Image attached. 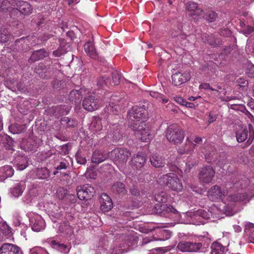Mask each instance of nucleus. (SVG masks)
Returning a JSON list of instances; mask_svg holds the SVG:
<instances>
[{
	"mask_svg": "<svg viewBox=\"0 0 254 254\" xmlns=\"http://www.w3.org/2000/svg\"><path fill=\"white\" fill-rule=\"evenodd\" d=\"M135 238L130 234H117L112 248L107 250L105 246H98V253H106L107 254H121L129 250V247L134 244Z\"/></svg>",
	"mask_w": 254,
	"mask_h": 254,
	"instance_id": "nucleus-1",
	"label": "nucleus"
},
{
	"mask_svg": "<svg viewBox=\"0 0 254 254\" xmlns=\"http://www.w3.org/2000/svg\"><path fill=\"white\" fill-rule=\"evenodd\" d=\"M148 105L147 103H144L142 106L133 107L128 112V119L131 127L133 125L135 126V124L138 125L140 124V122L143 121L144 123L147 115L146 108H148Z\"/></svg>",
	"mask_w": 254,
	"mask_h": 254,
	"instance_id": "nucleus-2",
	"label": "nucleus"
},
{
	"mask_svg": "<svg viewBox=\"0 0 254 254\" xmlns=\"http://www.w3.org/2000/svg\"><path fill=\"white\" fill-rule=\"evenodd\" d=\"M155 200L158 203L155 204V208L158 213L166 212L167 213L172 212L175 213L177 210L172 205L167 204L170 202L172 198L168 196L166 192L162 191L161 193L155 195Z\"/></svg>",
	"mask_w": 254,
	"mask_h": 254,
	"instance_id": "nucleus-3",
	"label": "nucleus"
},
{
	"mask_svg": "<svg viewBox=\"0 0 254 254\" xmlns=\"http://www.w3.org/2000/svg\"><path fill=\"white\" fill-rule=\"evenodd\" d=\"M165 136L169 142L174 144H181L185 137V131L178 125L172 124L167 128Z\"/></svg>",
	"mask_w": 254,
	"mask_h": 254,
	"instance_id": "nucleus-4",
	"label": "nucleus"
},
{
	"mask_svg": "<svg viewBox=\"0 0 254 254\" xmlns=\"http://www.w3.org/2000/svg\"><path fill=\"white\" fill-rule=\"evenodd\" d=\"M161 185L168 187L172 190L180 192L183 190V186L178 176L174 173H168L163 175L159 179Z\"/></svg>",
	"mask_w": 254,
	"mask_h": 254,
	"instance_id": "nucleus-5",
	"label": "nucleus"
},
{
	"mask_svg": "<svg viewBox=\"0 0 254 254\" xmlns=\"http://www.w3.org/2000/svg\"><path fill=\"white\" fill-rule=\"evenodd\" d=\"M130 155V152L124 148H115L109 152V157L119 167L125 164Z\"/></svg>",
	"mask_w": 254,
	"mask_h": 254,
	"instance_id": "nucleus-6",
	"label": "nucleus"
},
{
	"mask_svg": "<svg viewBox=\"0 0 254 254\" xmlns=\"http://www.w3.org/2000/svg\"><path fill=\"white\" fill-rule=\"evenodd\" d=\"M131 128L137 137L143 142H149L153 137V133L143 121L138 125L135 124V126H132Z\"/></svg>",
	"mask_w": 254,
	"mask_h": 254,
	"instance_id": "nucleus-7",
	"label": "nucleus"
},
{
	"mask_svg": "<svg viewBox=\"0 0 254 254\" xmlns=\"http://www.w3.org/2000/svg\"><path fill=\"white\" fill-rule=\"evenodd\" d=\"M253 127L251 125H249V129L245 127H241L236 132V138L238 142H243L247 139V140L246 142V146L248 147L253 142L254 139V131H251Z\"/></svg>",
	"mask_w": 254,
	"mask_h": 254,
	"instance_id": "nucleus-8",
	"label": "nucleus"
},
{
	"mask_svg": "<svg viewBox=\"0 0 254 254\" xmlns=\"http://www.w3.org/2000/svg\"><path fill=\"white\" fill-rule=\"evenodd\" d=\"M228 194V190L224 186L215 185L212 187L207 192L209 199L213 201L223 200Z\"/></svg>",
	"mask_w": 254,
	"mask_h": 254,
	"instance_id": "nucleus-9",
	"label": "nucleus"
},
{
	"mask_svg": "<svg viewBox=\"0 0 254 254\" xmlns=\"http://www.w3.org/2000/svg\"><path fill=\"white\" fill-rule=\"evenodd\" d=\"M77 195L80 200H88L93 196L94 188L89 185L78 186L76 189Z\"/></svg>",
	"mask_w": 254,
	"mask_h": 254,
	"instance_id": "nucleus-10",
	"label": "nucleus"
},
{
	"mask_svg": "<svg viewBox=\"0 0 254 254\" xmlns=\"http://www.w3.org/2000/svg\"><path fill=\"white\" fill-rule=\"evenodd\" d=\"M186 9L189 16L194 19H200L201 17H204V11L202 8L198 7L197 3L195 2H187L186 4Z\"/></svg>",
	"mask_w": 254,
	"mask_h": 254,
	"instance_id": "nucleus-11",
	"label": "nucleus"
},
{
	"mask_svg": "<svg viewBox=\"0 0 254 254\" xmlns=\"http://www.w3.org/2000/svg\"><path fill=\"white\" fill-rule=\"evenodd\" d=\"M202 247L200 243L181 241L177 245V249L182 252H197Z\"/></svg>",
	"mask_w": 254,
	"mask_h": 254,
	"instance_id": "nucleus-12",
	"label": "nucleus"
},
{
	"mask_svg": "<svg viewBox=\"0 0 254 254\" xmlns=\"http://www.w3.org/2000/svg\"><path fill=\"white\" fill-rule=\"evenodd\" d=\"M124 99L119 97L118 96L114 95L111 97L109 105L107 107L106 111L107 110V112L109 114H116L119 110H120L121 108H122V104L124 102Z\"/></svg>",
	"mask_w": 254,
	"mask_h": 254,
	"instance_id": "nucleus-13",
	"label": "nucleus"
},
{
	"mask_svg": "<svg viewBox=\"0 0 254 254\" xmlns=\"http://www.w3.org/2000/svg\"><path fill=\"white\" fill-rule=\"evenodd\" d=\"M215 175V171L212 167L206 166L201 168L199 178L200 181L205 184L210 183Z\"/></svg>",
	"mask_w": 254,
	"mask_h": 254,
	"instance_id": "nucleus-14",
	"label": "nucleus"
},
{
	"mask_svg": "<svg viewBox=\"0 0 254 254\" xmlns=\"http://www.w3.org/2000/svg\"><path fill=\"white\" fill-rule=\"evenodd\" d=\"M190 79V74L189 71L184 72L178 71L172 75V82L175 86H180L188 81Z\"/></svg>",
	"mask_w": 254,
	"mask_h": 254,
	"instance_id": "nucleus-15",
	"label": "nucleus"
},
{
	"mask_svg": "<svg viewBox=\"0 0 254 254\" xmlns=\"http://www.w3.org/2000/svg\"><path fill=\"white\" fill-rule=\"evenodd\" d=\"M221 211L222 210L219 208L215 204H213L210 207L208 211L204 209H199L196 212V214L202 218L207 219L210 218L211 216L218 217Z\"/></svg>",
	"mask_w": 254,
	"mask_h": 254,
	"instance_id": "nucleus-16",
	"label": "nucleus"
},
{
	"mask_svg": "<svg viewBox=\"0 0 254 254\" xmlns=\"http://www.w3.org/2000/svg\"><path fill=\"white\" fill-rule=\"evenodd\" d=\"M82 106L85 110L91 112L99 108V100L95 99L94 96L90 95L84 98Z\"/></svg>",
	"mask_w": 254,
	"mask_h": 254,
	"instance_id": "nucleus-17",
	"label": "nucleus"
},
{
	"mask_svg": "<svg viewBox=\"0 0 254 254\" xmlns=\"http://www.w3.org/2000/svg\"><path fill=\"white\" fill-rule=\"evenodd\" d=\"M32 229L35 232H39L44 230L46 224L42 217L38 215L34 216L30 219Z\"/></svg>",
	"mask_w": 254,
	"mask_h": 254,
	"instance_id": "nucleus-18",
	"label": "nucleus"
},
{
	"mask_svg": "<svg viewBox=\"0 0 254 254\" xmlns=\"http://www.w3.org/2000/svg\"><path fill=\"white\" fill-rule=\"evenodd\" d=\"M15 8L24 15L30 14L33 10L32 5L28 2L23 0L16 1Z\"/></svg>",
	"mask_w": 254,
	"mask_h": 254,
	"instance_id": "nucleus-19",
	"label": "nucleus"
},
{
	"mask_svg": "<svg viewBox=\"0 0 254 254\" xmlns=\"http://www.w3.org/2000/svg\"><path fill=\"white\" fill-rule=\"evenodd\" d=\"M99 201L101 203V209L102 211L108 212L113 207L112 200L106 193H103L101 194Z\"/></svg>",
	"mask_w": 254,
	"mask_h": 254,
	"instance_id": "nucleus-20",
	"label": "nucleus"
},
{
	"mask_svg": "<svg viewBox=\"0 0 254 254\" xmlns=\"http://www.w3.org/2000/svg\"><path fill=\"white\" fill-rule=\"evenodd\" d=\"M158 233L159 235L157 237H152L147 241L145 239H143L144 243H147L154 241H164L169 239L172 236V233L168 230L166 229H159Z\"/></svg>",
	"mask_w": 254,
	"mask_h": 254,
	"instance_id": "nucleus-21",
	"label": "nucleus"
},
{
	"mask_svg": "<svg viewBox=\"0 0 254 254\" xmlns=\"http://www.w3.org/2000/svg\"><path fill=\"white\" fill-rule=\"evenodd\" d=\"M14 165L19 170L22 171L28 166L27 157L23 155H17L13 160Z\"/></svg>",
	"mask_w": 254,
	"mask_h": 254,
	"instance_id": "nucleus-22",
	"label": "nucleus"
},
{
	"mask_svg": "<svg viewBox=\"0 0 254 254\" xmlns=\"http://www.w3.org/2000/svg\"><path fill=\"white\" fill-rule=\"evenodd\" d=\"M20 248L16 245L4 243L0 248V254H17Z\"/></svg>",
	"mask_w": 254,
	"mask_h": 254,
	"instance_id": "nucleus-23",
	"label": "nucleus"
},
{
	"mask_svg": "<svg viewBox=\"0 0 254 254\" xmlns=\"http://www.w3.org/2000/svg\"><path fill=\"white\" fill-rule=\"evenodd\" d=\"M195 146L196 144L187 137L185 144L178 148V152L180 154H189L193 151Z\"/></svg>",
	"mask_w": 254,
	"mask_h": 254,
	"instance_id": "nucleus-24",
	"label": "nucleus"
},
{
	"mask_svg": "<svg viewBox=\"0 0 254 254\" xmlns=\"http://www.w3.org/2000/svg\"><path fill=\"white\" fill-rule=\"evenodd\" d=\"M47 242L53 248L57 249L63 254H67L70 251V247L64 244H60L55 240L48 239Z\"/></svg>",
	"mask_w": 254,
	"mask_h": 254,
	"instance_id": "nucleus-25",
	"label": "nucleus"
},
{
	"mask_svg": "<svg viewBox=\"0 0 254 254\" xmlns=\"http://www.w3.org/2000/svg\"><path fill=\"white\" fill-rule=\"evenodd\" d=\"M14 174V170L10 166H5L0 168V182L4 181L6 178L12 177Z\"/></svg>",
	"mask_w": 254,
	"mask_h": 254,
	"instance_id": "nucleus-26",
	"label": "nucleus"
},
{
	"mask_svg": "<svg viewBox=\"0 0 254 254\" xmlns=\"http://www.w3.org/2000/svg\"><path fill=\"white\" fill-rule=\"evenodd\" d=\"M109 157V153L107 154L102 150H96L92 155V161L95 163H100L105 161Z\"/></svg>",
	"mask_w": 254,
	"mask_h": 254,
	"instance_id": "nucleus-27",
	"label": "nucleus"
},
{
	"mask_svg": "<svg viewBox=\"0 0 254 254\" xmlns=\"http://www.w3.org/2000/svg\"><path fill=\"white\" fill-rule=\"evenodd\" d=\"M244 236L248 241L254 240V224L251 223H248L245 225Z\"/></svg>",
	"mask_w": 254,
	"mask_h": 254,
	"instance_id": "nucleus-28",
	"label": "nucleus"
},
{
	"mask_svg": "<svg viewBox=\"0 0 254 254\" xmlns=\"http://www.w3.org/2000/svg\"><path fill=\"white\" fill-rule=\"evenodd\" d=\"M227 199L228 201L230 202L243 201L246 202L249 201L250 198L246 193H243L229 195Z\"/></svg>",
	"mask_w": 254,
	"mask_h": 254,
	"instance_id": "nucleus-29",
	"label": "nucleus"
},
{
	"mask_svg": "<svg viewBox=\"0 0 254 254\" xmlns=\"http://www.w3.org/2000/svg\"><path fill=\"white\" fill-rule=\"evenodd\" d=\"M150 161L151 165L154 167L160 168L164 166V159L159 154H153L150 157Z\"/></svg>",
	"mask_w": 254,
	"mask_h": 254,
	"instance_id": "nucleus-30",
	"label": "nucleus"
},
{
	"mask_svg": "<svg viewBox=\"0 0 254 254\" xmlns=\"http://www.w3.org/2000/svg\"><path fill=\"white\" fill-rule=\"evenodd\" d=\"M132 164L136 168H141L146 162V158L142 153H138L132 158Z\"/></svg>",
	"mask_w": 254,
	"mask_h": 254,
	"instance_id": "nucleus-31",
	"label": "nucleus"
},
{
	"mask_svg": "<svg viewBox=\"0 0 254 254\" xmlns=\"http://www.w3.org/2000/svg\"><path fill=\"white\" fill-rule=\"evenodd\" d=\"M41 141L40 139H35L33 137L28 138L27 143L25 145L24 148L28 151H34L40 145Z\"/></svg>",
	"mask_w": 254,
	"mask_h": 254,
	"instance_id": "nucleus-32",
	"label": "nucleus"
},
{
	"mask_svg": "<svg viewBox=\"0 0 254 254\" xmlns=\"http://www.w3.org/2000/svg\"><path fill=\"white\" fill-rule=\"evenodd\" d=\"M84 49L86 54L92 59H96L97 54L93 44L91 42H86L84 45Z\"/></svg>",
	"mask_w": 254,
	"mask_h": 254,
	"instance_id": "nucleus-33",
	"label": "nucleus"
},
{
	"mask_svg": "<svg viewBox=\"0 0 254 254\" xmlns=\"http://www.w3.org/2000/svg\"><path fill=\"white\" fill-rule=\"evenodd\" d=\"M48 56V53L44 49H40L34 51L31 56L30 61L34 62L40 60Z\"/></svg>",
	"mask_w": 254,
	"mask_h": 254,
	"instance_id": "nucleus-34",
	"label": "nucleus"
},
{
	"mask_svg": "<svg viewBox=\"0 0 254 254\" xmlns=\"http://www.w3.org/2000/svg\"><path fill=\"white\" fill-rule=\"evenodd\" d=\"M16 1L15 0H4L0 5V9L1 11L6 12L10 11L14 9L13 6H15Z\"/></svg>",
	"mask_w": 254,
	"mask_h": 254,
	"instance_id": "nucleus-35",
	"label": "nucleus"
},
{
	"mask_svg": "<svg viewBox=\"0 0 254 254\" xmlns=\"http://www.w3.org/2000/svg\"><path fill=\"white\" fill-rule=\"evenodd\" d=\"M24 189V183H18L11 189V193L14 197H18L22 194Z\"/></svg>",
	"mask_w": 254,
	"mask_h": 254,
	"instance_id": "nucleus-36",
	"label": "nucleus"
},
{
	"mask_svg": "<svg viewBox=\"0 0 254 254\" xmlns=\"http://www.w3.org/2000/svg\"><path fill=\"white\" fill-rule=\"evenodd\" d=\"M59 232L65 234V235L70 236L73 233V230L70 226L68 222H64L59 227Z\"/></svg>",
	"mask_w": 254,
	"mask_h": 254,
	"instance_id": "nucleus-37",
	"label": "nucleus"
},
{
	"mask_svg": "<svg viewBox=\"0 0 254 254\" xmlns=\"http://www.w3.org/2000/svg\"><path fill=\"white\" fill-rule=\"evenodd\" d=\"M0 231L2 235L8 238L12 234L11 228L5 222H1L0 223Z\"/></svg>",
	"mask_w": 254,
	"mask_h": 254,
	"instance_id": "nucleus-38",
	"label": "nucleus"
},
{
	"mask_svg": "<svg viewBox=\"0 0 254 254\" xmlns=\"http://www.w3.org/2000/svg\"><path fill=\"white\" fill-rule=\"evenodd\" d=\"M35 173L37 178L40 179H47L50 176V171L45 167L37 169Z\"/></svg>",
	"mask_w": 254,
	"mask_h": 254,
	"instance_id": "nucleus-39",
	"label": "nucleus"
},
{
	"mask_svg": "<svg viewBox=\"0 0 254 254\" xmlns=\"http://www.w3.org/2000/svg\"><path fill=\"white\" fill-rule=\"evenodd\" d=\"M211 249V254H224L225 248L217 242H214Z\"/></svg>",
	"mask_w": 254,
	"mask_h": 254,
	"instance_id": "nucleus-40",
	"label": "nucleus"
},
{
	"mask_svg": "<svg viewBox=\"0 0 254 254\" xmlns=\"http://www.w3.org/2000/svg\"><path fill=\"white\" fill-rule=\"evenodd\" d=\"M118 127V125L116 124L110 126V134L113 135L112 137L115 140L120 139L121 137Z\"/></svg>",
	"mask_w": 254,
	"mask_h": 254,
	"instance_id": "nucleus-41",
	"label": "nucleus"
},
{
	"mask_svg": "<svg viewBox=\"0 0 254 254\" xmlns=\"http://www.w3.org/2000/svg\"><path fill=\"white\" fill-rule=\"evenodd\" d=\"M202 39L205 43H208L209 45L216 46L219 44L218 41L214 39L213 35L209 36L207 34H203L202 36Z\"/></svg>",
	"mask_w": 254,
	"mask_h": 254,
	"instance_id": "nucleus-42",
	"label": "nucleus"
},
{
	"mask_svg": "<svg viewBox=\"0 0 254 254\" xmlns=\"http://www.w3.org/2000/svg\"><path fill=\"white\" fill-rule=\"evenodd\" d=\"M204 17H201V18L206 19L209 22L215 21L218 16L217 13L211 10H208L205 14L204 13Z\"/></svg>",
	"mask_w": 254,
	"mask_h": 254,
	"instance_id": "nucleus-43",
	"label": "nucleus"
},
{
	"mask_svg": "<svg viewBox=\"0 0 254 254\" xmlns=\"http://www.w3.org/2000/svg\"><path fill=\"white\" fill-rule=\"evenodd\" d=\"M111 84L110 80L108 76L105 75L99 78L97 80V85L100 88H104Z\"/></svg>",
	"mask_w": 254,
	"mask_h": 254,
	"instance_id": "nucleus-44",
	"label": "nucleus"
},
{
	"mask_svg": "<svg viewBox=\"0 0 254 254\" xmlns=\"http://www.w3.org/2000/svg\"><path fill=\"white\" fill-rule=\"evenodd\" d=\"M91 128L96 132L100 131L103 128L102 120L99 118H96L92 123Z\"/></svg>",
	"mask_w": 254,
	"mask_h": 254,
	"instance_id": "nucleus-45",
	"label": "nucleus"
},
{
	"mask_svg": "<svg viewBox=\"0 0 254 254\" xmlns=\"http://www.w3.org/2000/svg\"><path fill=\"white\" fill-rule=\"evenodd\" d=\"M81 92L77 90H72L69 95V98L70 101L74 102H78L80 100Z\"/></svg>",
	"mask_w": 254,
	"mask_h": 254,
	"instance_id": "nucleus-46",
	"label": "nucleus"
},
{
	"mask_svg": "<svg viewBox=\"0 0 254 254\" xmlns=\"http://www.w3.org/2000/svg\"><path fill=\"white\" fill-rule=\"evenodd\" d=\"M71 109L70 106L67 105H60L56 107V112H58L59 115L64 116L68 114Z\"/></svg>",
	"mask_w": 254,
	"mask_h": 254,
	"instance_id": "nucleus-47",
	"label": "nucleus"
},
{
	"mask_svg": "<svg viewBox=\"0 0 254 254\" xmlns=\"http://www.w3.org/2000/svg\"><path fill=\"white\" fill-rule=\"evenodd\" d=\"M113 189L118 193H124L126 191L125 185L121 182H117L114 184Z\"/></svg>",
	"mask_w": 254,
	"mask_h": 254,
	"instance_id": "nucleus-48",
	"label": "nucleus"
},
{
	"mask_svg": "<svg viewBox=\"0 0 254 254\" xmlns=\"http://www.w3.org/2000/svg\"><path fill=\"white\" fill-rule=\"evenodd\" d=\"M29 254H49L46 250L40 247H35L29 251Z\"/></svg>",
	"mask_w": 254,
	"mask_h": 254,
	"instance_id": "nucleus-49",
	"label": "nucleus"
},
{
	"mask_svg": "<svg viewBox=\"0 0 254 254\" xmlns=\"http://www.w3.org/2000/svg\"><path fill=\"white\" fill-rule=\"evenodd\" d=\"M122 75L119 71H115L112 74V82L111 84L116 85L120 83Z\"/></svg>",
	"mask_w": 254,
	"mask_h": 254,
	"instance_id": "nucleus-50",
	"label": "nucleus"
},
{
	"mask_svg": "<svg viewBox=\"0 0 254 254\" xmlns=\"http://www.w3.org/2000/svg\"><path fill=\"white\" fill-rule=\"evenodd\" d=\"M149 94L153 98H156L159 100H162V102L164 103H167L168 101L167 99L164 98L162 94L159 93L158 92L152 91H150Z\"/></svg>",
	"mask_w": 254,
	"mask_h": 254,
	"instance_id": "nucleus-51",
	"label": "nucleus"
},
{
	"mask_svg": "<svg viewBox=\"0 0 254 254\" xmlns=\"http://www.w3.org/2000/svg\"><path fill=\"white\" fill-rule=\"evenodd\" d=\"M9 35L7 34V31L3 30L0 31V42L1 43L6 42L9 40Z\"/></svg>",
	"mask_w": 254,
	"mask_h": 254,
	"instance_id": "nucleus-52",
	"label": "nucleus"
},
{
	"mask_svg": "<svg viewBox=\"0 0 254 254\" xmlns=\"http://www.w3.org/2000/svg\"><path fill=\"white\" fill-rule=\"evenodd\" d=\"M241 31L245 35H248L254 31V27L248 25L241 29Z\"/></svg>",
	"mask_w": 254,
	"mask_h": 254,
	"instance_id": "nucleus-53",
	"label": "nucleus"
},
{
	"mask_svg": "<svg viewBox=\"0 0 254 254\" xmlns=\"http://www.w3.org/2000/svg\"><path fill=\"white\" fill-rule=\"evenodd\" d=\"M246 73L250 78H254V65H248Z\"/></svg>",
	"mask_w": 254,
	"mask_h": 254,
	"instance_id": "nucleus-54",
	"label": "nucleus"
},
{
	"mask_svg": "<svg viewBox=\"0 0 254 254\" xmlns=\"http://www.w3.org/2000/svg\"><path fill=\"white\" fill-rule=\"evenodd\" d=\"M172 36L173 37L177 38L178 40L181 42H183V40H186L187 38L186 34L182 33H180L179 35L176 34L175 33H173Z\"/></svg>",
	"mask_w": 254,
	"mask_h": 254,
	"instance_id": "nucleus-55",
	"label": "nucleus"
},
{
	"mask_svg": "<svg viewBox=\"0 0 254 254\" xmlns=\"http://www.w3.org/2000/svg\"><path fill=\"white\" fill-rule=\"evenodd\" d=\"M67 52V49L62 51V46H60L57 50L53 51V55L55 57H59Z\"/></svg>",
	"mask_w": 254,
	"mask_h": 254,
	"instance_id": "nucleus-56",
	"label": "nucleus"
},
{
	"mask_svg": "<svg viewBox=\"0 0 254 254\" xmlns=\"http://www.w3.org/2000/svg\"><path fill=\"white\" fill-rule=\"evenodd\" d=\"M220 35L224 37H229L231 35V32L228 28L220 29L219 31Z\"/></svg>",
	"mask_w": 254,
	"mask_h": 254,
	"instance_id": "nucleus-57",
	"label": "nucleus"
},
{
	"mask_svg": "<svg viewBox=\"0 0 254 254\" xmlns=\"http://www.w3.org/2000/svg\"><path fill=\"white\" fill-rule=\"evenodd\" d=\"M237 82L241 87H246L248 85V81L244 78H240Z\"/></svg>",
	"mask_w": 254,
	"mask_h": 254,
	"instance_id": "nucleus-58",
	"label": "nucleus"
},
{
	"mask_svg": "<svg viewBox=\"0 0 254 254\" xmlns=\"http://www.w3.org/2000/svg\"><path fill=\"white\" fill-rule=\"evenodd\" d=\"M199 88L201 89H210L211 91H215V90L211 87L209 83H204L199 85Z\"/></svg>",
	"mask_w": 254,
	"mask_h": 254,
	"instance_id": "nucleus-59",
	"label": "nucleus"
},
{
	"mask_svg": "<svg viewBox=\"0 0 254 254\" xmlns=\"http://www.w3.org/2000/svg\"><path fill=\"white\" fill-rule=\"evenodd\" d=\"M215 155V152H213V151H212V154L211 153L208 154L207 153H206L205 154V158H206V160H207V161L208 162H211L214 161V160L213 159V156Z\"/></svg>",
	"mask_w": 254,
	"mask_h": 254,
	"instance_id": "nucleus-60",
	"label": "nucleus"
},
{
	"mask_svg": "<svg viewBox=\"0 0 254 254\" xmlns=\"http://www.w3.org/2000/svg\"><path fill=\"white\" fill-rule=\"evenodd\" d=\"M217 119L216 115L213 113H210L209 115V119H208V122L209 123H211L214 122Z\"/></svg>",
	"mask_w": 254,
	"mask_h": 254,
	"instance_id": "nucleus-61",
	"label": "nucleus"
},
{
	"mask_svg": "<svg viewBox=\"0 0 254 254\" xmlns=\"http://www.w3.org/2000/svg\"><path fill=\"white\" fill-rule=\"evenodd\" d=\"M174 99L176 101V102L184 106V104L185 103V100H184L182 97H176L174 98Z\"/></svg>",
	"mask_w": 254,
	"mask_h": 254,
	"instance_id": "nucleus-62",
	"label": "nucleus"
},
{
	"mask_svg": "<svg viewBox=\"0 0 254 254\" xmlns=\"http://www.w3.org/2000/svg\"><path fill=\"white\" fill-rule=\"evenodd\" d=\"M57 170H61L66 168V164L64 162H61L60 164L55 167Z\"/></svg>",
	"mask_w": 254,
	"mask_h": 254,
	"instance_id": "nucleus-63",
	"label": "nucleus"
},
{
	"mask_svg": "<svg viewBox=\"0 0 254 254\" xmlns=\"http://www.w3.org/2000/svg\"><path fill=\"white\" fill-rule=\"evenodd\" d=\"M193 141L195 142L194 144H201L202 142V138L201 137H199V136H196L194 138Z\"/></svg>",
	"mask_w": 254,
	"mask_h": 254,
	"instance_id": "nucleus-64",
	"label": "nucleus"
}]
</instances>
